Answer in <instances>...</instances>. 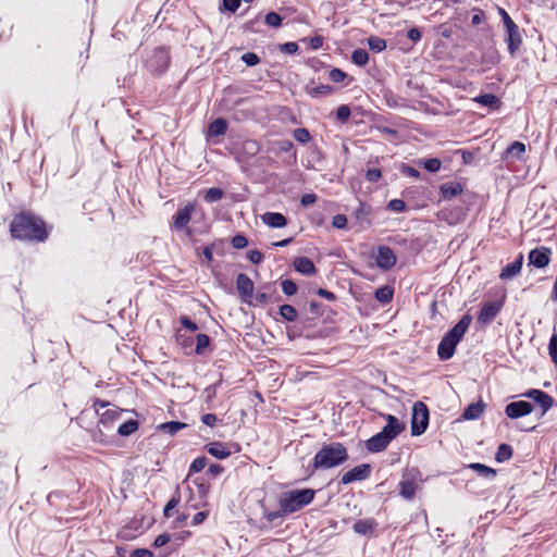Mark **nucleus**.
<instances>
[{
	"label": "nucleus",
	"mask_w": 557,
	"mask_h": 557,
	"mask_svg": "<svg viewBox=\"0 0 557 557\" xmlns=\"http://www.w3.org/2000/svg\"><path fill=\"white\" fill-rule=\"evenodd\" d=\"M10 233L18 240L45 242L48 238L45 222L30 212L16 214L11 221Z\"/></svg>",
	"instance_id": "nucleus-1"
},
{
	"label": "nucleus",
	"mask_w": 557,
	"mask_h": 557,
	"mask_svg": "<svg viewBox=\"0 0 557 557\" xmlns=\"http://www.w3.org/2000/svg\"><path fill=\"white\" fill-rule=\"evenodd\" d=\"M348 459L346 447L339 442L324 444L315 454L312 462V473L315 470L335 468Z\"/></svg>",
	"instance_id": "nucleus-2"
},
{
	"label": "nucleus",
	"mask_w": 557,
	"mask_h": 557,
	"mask_svg": "<svg viewBox=\"0 0 557 557\" xmlns=\"http://www.w3.org/2000/svg\"><path fill=\"white\" fill-rule=\"evenodd\" d=\"M315 492L311 488L295 490L281 494L278 505L283 512L287 515L296 512L310 504L314 498Z\"/></svg>",
	"instance_id": "nucleus-3"
},
{
	"label": "nucleus",
	"mask_w": 557,
	"mask_h": 557,
	"mask_svg": "<svg viewBox=\"0 0 557 557\" xmlns=\"http://www.w3.org/2000/svg\"><path fill=\"white\" fill-rule=\"evenodd\" d=\"M429 409L422 401H416L412 407L411 435L419 436L423 434L429 425Z\"/></svg>",
	"instance_id": "nucleus-4"
},
{
	"label": "nucleus",
	"mask_w": 557,
	"mask_h": 557,
	"mask_svg": "<svg viewBox=\"0 0 557 557\" xmlns=\"http://www.w3.org/2000/svg\"><path fill=\"white\" fill-rule=\"evenodd\" d=\"M471 322L472 317L469 313L465 314L458 323L443 336V338L456 349L458 343L468 331Z\"/></svg>",
	"instance_id": "nucleus-5"
},
{
	"label": "nucleus",
	"mask_w": 557,
	"mask_h": 557,
	"mask_svg": "<svg viewBox=\"0 0 557 557\" xmlns=\"http://www.w3.org/2000/svg\"><path fill=\"white\" fill-rule=\"evenodd\" d=\"M170 64V55L164 48H158L147 61L148 69L154 74L163 73Z\"/></svg>",
	"instance_id": "nucleus-6"
},
{
	"label": "nucleus",
	"mask_w": 557,
	"mask_h": 557,
	"mask_svg": "<svg viewBox=\"0 0 557 557\" xmlns=\"http://www.w3.org/2000/svg\"><path fill=\"white\" fill-rule=\"evenodd\" d=\"M374 258L376 265L384 271L392 269L397 261L393 249L388 246H380Z\"/></svg>",
	"instance_id": "nucleus-7"
},
{
	"label": "nucleus",
	"mask_w": 557,
	"mask_h": 557,
	"mask_svg": "<svg viewBox=\"0 0 557 557\" xmlns=\"http://www.w3.org/2000/svg\"><path fill=\"white\" fill-rule=\"evenodd\" d=\"M385 418L387 424L382 429L381 433L391 442L397 437L405 429L406 424L400 422L395 416L381 413Z\"/></svg>",
	"instance_id": "nucleus-8"
},
{
	"label": "nucleus",
	"mask_w": 557,
	"mask_h": 557,
	"mask_svg": "<svg viewBox=\"0 0 557 557\" xmlns=\"http://www.w3.org/2000/svg\"><path fill=\"white\" fill-rule=\"evenodd\" d=\"M533 411V405L525 400L512 401L505 408V413L510 419H518L530 414Z\"/></svg>",
	"instance_id": "nucleus-9"
},
{
	"label": "nucleus",
	"mask_w": 557,
	"mask_h": 557,
	"mask_svg": "<svg viewBox=\"0 0 557 557\" xmlns=\"http://www.w3.org/2000/svg\"><path fill=\"white\" fill-rule=\"evenodd\" d=\"M371 466L369 463L359 465L347 471L341 479L343 484H349L354 481H362L370 476Z\"/></svg>",
	"instance_id": "nucleus-10"
},
{
	"label": "nucleus",
	"mask_w": 557,
	"mask_h": 557,
	"mask_svg": "<svg viewBox=\"0 0 557 557\" xmlns=\"http://www.w3.org/2000/svg\"><path fill=\"white\" fill-rule=\"evenodd\" d=\"M549 248H535L529 252V264L534 265L537 269L545 268L549 263Z\"/></svg>",
	"instance_id": "nucleus-11"
},
{
	"label": "nucleus",
	"mask_w": 557,
	"mask_h": 557,
	"mask_svg": "<svg viewBox=\"0 0 557 557\" xmlns=\"http://www.w3.org/2000/svg\"><path fill=\"white\" fill-rule=\"evenodd\" d=\"M506 34H507L506 41L508 42V51H509L510 55L513 57L522 44V38L520 35L518 25L517 24L510 25V23H508V27H506Z\"/></svg>",
	"instance_id": "nucleus-12"
},
{
	"label": "nucleus",
	"mask_w": 557,
	"mask_h": 557,
	"mask_svg": "<svg viewBox=\"0 0 557 557\" xmlns=\"http://www.w3.org/2000/svg\"><path fill=\"white\" fill-rule=\"evenodd\" d=\"M195 211V203L189 202L184 208L180 209L173 216L174 227L176 230H184L187 227L191 213Z\"/></svg>",
	"instance_id": "nucleus-13"
},
{
	"label": "nucleus",
	"mask_w": 557,
	"mask_h": 557,
	"mask_svg": "<svg viewBox=\"0 0 557 557\" xmlns=\"http://www.w3.org/2000/svg\"><path fill=\"white\" fill-rule=\"evenodd\" d=\"M524 396L533 399L543 409V413L549 410L554 404V399L547 393L541 389H529Z\"/></svg>",
	"instance_id": "nucleus-14"
},
{
	"label": "nucleus",
	"mask_w": 557,
	"mask_h": 557,
	"mask_svg": "<svg viewBox=\"0 0 557 557\" xmlns=\"http://www.w3.org/2000/svg\"><path fill=\"white\" fill-rule=\"evenodd\" d=\"M236 288L238 295L247 300V298H251L253 295V282L249 278V276L245 273H239L236 277Z\"/></svg>",
	"instance_id": "nucleus-15"
},
{
	"label": "nucleus",
	"mask_w": 557,
	"mask_h": 557,
	"mask_svg": "<svg viewBox=\"0 0 557 557\" xmlns=\"http://www.w3.org/2000/svg\"><path fill=\"white\" fill-rule=\"evenodd\" d=\"M502 305L496 301H491L485 304L479 313V321L486 324L491 323L493 319L498 314L500 311Z\"/></svg>",
	"instance_id": "nucleus-16"
},
{
	"label": "nucleus",
	"mask_w": 557,
	"mask_h": 557,
	"mask_svg": "<svg viewBox=\"0 0 557 557\" xmlns=\"http://www.w3.org/2000/svg\"><path fill=\"white\" fill-rule=\"evenodd\" d=\"M294 269L304 275H313L317 272L314 263L307 257H297L293 261Z\"/></svg>",
	"instance_id": "nucleus-17"
},
{
	"label": "nucleus",
	"mask_w": 557,
	"mask_h": 557,
	"mask_svg": "<svg viewBox=\"0 0 557 557\" xmlns=\"http://www.w3.org/2000/svg\"><path fill=\"white\" fill-rule=\"evenodd\" d=\"M391 443L381 432L370 437L366 445L367 449L371 453H380L383 451L388 444Z\"/></svg>",
	"instance_id": "nucleus-18"
},
{
	"label": "nucleus",
	"mask_w": 557,
	"mask_h": 557,
	"mask_svg": "<svg viewBox=\"0 0 557 557\" xmlns=\"http://www.w3.org/2000/svg\"><path fill=\"white\" fill-rule=\"evenodd\" d=\"M261 220L273 228H281L287 225V219L280 212H265L261 215Z\"/></svg>",
	"instance_id": "nucleus-19"
},
{
	"label": "nucleus",
	"mask_w": 557,
	"mask_h": 557,
	"mask_svg": "<svg viewBox=\"0 0 557 557\" xmlns=\"http://www.w3.org/2000/svg\"><path fill=\"white\" fill-rule=\"evenodd\" d=\"M522 262L523 256L520 255L513 262H510L503 268L499 277L502 280H509L515 277L521 271Z\"/></svg>",
	"instance_id": "nucleus-20"
},
{
	"label": "nucleus",
	"mask_w": 557,
	"mask_h": 557,
	"mask_svg": "<svg viewBox=\"0 0 557 557\" xmlns=\"http://www.w3.org/2000/svg\"><path fill=\"white\" fill-rule=\"evenodd\" d=\"M485 407L486 405L482 400L471 404L463 410L462 418L465 420H476L482 416Z\"/></svg>",
	"instance_id": "nucleus-21"
},
{
	"label": "nucleus",
	"mask_w": 557,
	"mask_h": 557,
	"mask_svg": "<svg viewBox=\"0 0 557 557\" xmlns=\"http://www.w3.org/2000/svg\"><path fill=\"white\" fill-rule=\"evenodd\" d=\"M440 189L443 198L447 200L453 199L462 193V186L457 182L444 183L441 185Z\"/></svg>",
	"instance_id": "nucleus-22"
},
{
	"label": "nucleus",
	"mask_w": 557,
	"mask_h": 557,
	"mask_svg": "<svg viewBox=\"0 0 557 557\" xmlns=\"http://www.w3.org/2000/svg\"><path fill=\"white\" fill-rule=\"evenodd\" d=\"M207 451L218 459H225L231 455V451L221 442H212L206 445Z\"/></svg>",
	"instance_id": "nucleus-23"
},
{
	"label": "nucleus",
	"mask_w": 557,
	"mask_h": 557,
	"mask_svg": "<svg viewBox=\"0 0 557 557\" xmlns=\"http://www.w3.org/2000/svg\"><path fill=\"white\" fill-rule=\"evenodd\" d=\"M376 525L377 523L374 519H360L354 523L352 529L358 534L367 535L371 533Z\"/></svg>",
	"instance_id": "nucleus-24"
},
{
	"label": "nucleus",
	"mask_w": 557,
	"mask_h": 557,
	"mask_svg": "<svg viewBox=\"0 0 557 557\" xmlns=\"http://www.w3.org/2000/svg\"><path fill=\"white\" fill-rule=\"evenodd\" d=\"M227 131V122L224 119H215L208 126V136L218 137L222 136Z\"/></svg>",
	"instance_id": "nucleus-25"
},
{
	"label": "nucleus",
	"mask_w": 557,
	"mask_h": 557,
	"mask_svg": "<svg viewBox=\"0 0 557 557\" xmlns=\"http://www.w3.org/2000/svg\"><path fill=\"white\" fill-rule=\"evenodd\" d=\"M187 426L186 423L180 421H170L165 423H161L157 426V429L163 433L169 435H175L178 431L185 429Z\"/></svg>",
	"instance_id": "nucleus-26"
},
{
	"label": "nucleus",
	"mask_w": 557,
	"mask_h": 557,
	"mask_svg": "<svg viewBox=\"0 0 557 557\" xmlns=\"http://www.w3.org/2000/svg\"><path fill=\"white\" fill-rule=\"evenodd\" d=\"M399 486H400V495L405 499L410 500L414 497L416 490H417V483L413 480L401 481L399 483Z\"/></svg>",
	"instance_id": "nucleus-27"
},
{
	"label": "nucleus",
	"mask_w": 557,
	"mask_h": 557,
	"mask_svg": "<svg viewBox=\"0 0 557 557\" xmlns=\"http://www.w3.org/2000/svg\"><path fill=\"white\" fill-rule=\"evenodd\" d=\"M474 101L488 108H498L500 104L499 98L493 94L480 95L474 98Z\"/></svg>",
	"instance_id": "nucleus-28"
},
{
	"label": "nucleus",
	"mask_w": 557,
	"mask_h": 557,
	"mask_svg": "<svg viewBox=\"0 0 557 557\" xmlns=\"http://www.w3.org/2000/svg\"><path fill=\"white\" fill-rule=\"evenodd\" d=\"M393 296H394V290L388 285L381 286L375 290V298L381 304L391 302L393 299Z\"/></svg>",
	"instance_id": "nucleus-29"
},
{
	"label": "nucleus",
	"mask_w": 557,
	"mask_h": 557,
	"mask_svg": "<svg viewBox=\"0 0 557 557\" xmlns=\"http://www.w3.org/2000/svg\"><path fill=\"white\" fill-rule=\"evenodd\" d=\"M454 346L449 345L444 338L438 344L437 355L438 358L443 361L450 359L455 354Z\"/></svg>",
	"instance_id": "nucleus-30"
},
{
	"label": "nucleus",
	"mask_w": 557,
	"mask_h": 557,
	"mask_svg": "<svg viewBox=\"0 0 557 557\" xmlns=\"http://www.w3.org/2000/svg\"><path fill=\"white\" fill-rule=\"evenodd\" d=\"M468 467L470 469L474 470L481 476H484L487 479H494L496 476V470L493 468H490L483 463L474 462V463H470Z\"/></svg>",
	"instance_id": "nucleus-31"
},
{
	"label": "nucleus",
	"mask_w": 557,
	"mask_h": 557,
	"mask_svg": "<svg viewBox=\"0 0 557 557\" xmlns=\"http://www.w3.org/2000/svg\"><path fill=\"white\" fill-rule=\"evenodd\" d=\"M332 90H333V87L330 85H320V86H315V87H312L309 85L306 86L307 94L313 98L327 96L332 92Z\"/></svg>",
	"instance_id": "nucleus-32"
},
{
	"label": "nucleus",
	"mask_w": 557,
	"mask_h": 557,
	"mask_svg": "<svg viewBox=\"0 0 557 557\" xmlns=\"http://www.w3.org/2000/svg\"><path fill=\"white\" fill-rule=\"evenodd\" d=\"M138 421L131 419L119 426L117 433L121 436H129L131 434L138 430Z\"/></svg>",
	"instance_id": "nucleus-33"
},
{
	"label": "nucleus",
	"mask_w": 557,
	"mask_h": 557,
	"mask_svg": "<svg viewBox=\"0 0 557 557\" xmlns=\"http://www.w3.org/2000/svg\"><path fill=\"white\" fill-rule=\"evenodd\" d=\"M513 450L512 447L508 444H500L498 446L497 453L495 455V459L497 462H504L509 460L512 457Z\"/></svg>",
	"instance_id": "nucleus-34"
},
{
	"label": "nucleus",
	"mask_w": 557,
	"mask_h": 557,
	"mask_svg": "<svg viewBox=\"0 0 557 557\" xmlns=\"http://www.w3.org/2000/svg\"><path fill=\"white\" fill-rule=\"evenodd\" d=\"M368 46L373 52H382L386 49V40L379 36H371L368 38Z\"/></svg>",
	"instance_id": "nucleus-35"
},
{
	"label": "nucleus",
	"mask_w": 557,
	"mask_h": 557,
	"mask_svg": "<svg viewBox=\"0 0 557 557\" xmlns=\"http://www.w3.org/2000/svg\"><path fill=\"white\" fill-rule=\"evenodd\" d=\"M197 508H199V504H191L190 500H188L185 505L184 511L178 513V516L176 517V519L174 521L175 527L183 525L189 517V510L197 509Z\"/></svg>",
	"instance_id": "nucleus-36"
},
{
	"label": "nucleus",
	"mask_w": 557,
	"mask_h": 557,
	"mask_svg": "<svg viewBox=\"0 0 557 557\" xmlns=\"http://www.w3.org/2000/svg\"><path fill=\"white\" fill-rule=\"evenodd\" d=\"M280 314L283 319L289 322L296 321L298 317L297 310L292 305L287 304L280 307Z\"/></svg>",
	"instance_id": "nucleus-37"
},
{
	"label": "nucleus",
	"mask_w": 557,
	"mask_h": 557,
	"mask_svg": "<svg viewBox=\"0 0 557 557\" xmlns=\"http://www.w3.org/2000/svg\"><path fill=\"white\" fill-rule=\"evenodd\" d=\"M351 60L356 65L364 66L369 61V53L364 49H356L351 53Z\"/></svg>",
	"instance_id": "nucleus-38"
},
{
	"label": "nucleus",
	"mask_w": 557,
	"mask_h": 557,
	"mask_svg": "<svg viewBox=\"0 0 557 557\" xmlns=\"http://www.w3.org/2000/svg\"><path fill=\"white\" fill-rule=\"evenodd\" d=\"M210 345V337L207 334H198L196 337V349L197 355H203L205 349Z\"/></svg>",
	"instance_id": "nucleus-39"
},
{
	"label": "nucleus",
	"mask_w": 557,
	"mask_h": 557,
	"mask_svg": "<svg viewBox=\"0 0 557 557\" xmlns=\"http://www.w3.org/2000/svg\"><path fill=\"white\" fill-rule=\"evenodd\" d=\"M223 196L224 191L221 188L213 187L206 191L203 199L206 202L212 203L222 199Z\"/></svg>",
	"instance_id": "nucleus-40"
},
{
	"label": "nucleus",
	"mask_w": 557,
	"mask_h": 557,
	"mask_svg": "<svg viewBox=\"0 0 557 557\" xmlns=\"http://www.w3.org/2000/svg\"><path fill=\"white\" fill-rule=\"evenodd\" d=\"M525 152V145L521 141H513L506 150L508 156L520 158Z\"/></svg>",
	"instance_id": "nucleus-41"
},
{
	"label": "nucleus",
	"mask_w": 557,
	"mask_h": 557,
	"mask_svg": "<svg viewBox=\"0 0 557 557\" xmlns=\"http://www.w3.org/2000/svg\"><path fill=\"white\" fill-rule=\"evenodd\" d=\"M264 22L268 26L277 28L282 25L283 18L278 13L271 11L265 15Z\"/></svg>",
	"instance_id": "nucleus-42"
},
{
	"label": "nucleus",
	"mask_w": 557,
	"mask_h": 557,
	"mask_svg": "<svg viewBox=\"0 0 557 557\" xmlns=\"http://www.w3.org/2000/svg\"><path fill=\"white\" fill-rule=\"evenodd\" d=\"M548 354L552 361L557 366V332L554 331L548 344Z\"/></svg>",
	"instance_id": "nucleus-43"
},
{
	"label": "nucleus",
	"mask_w": 557,
	"mask_h": 557,
	"mask_svg": "<svg viewBox=\"0 0 557 557\" xmlns=\"http://www.w3.org/2000/svg\"><path fill=\"white\" fill-rule=\"evenodd\" d=\"M423 168L431 173H435L441 169L442 162L437 158H431L422 161Z\"/></svg>",
	"instance_id": "nucleus-44"
},
{
	"label": "nucleus",
	"mask_w": 557,
	"mask_h": 557,
	"mask_svg": "<svg viewBox=\"0 0 557 557\" xmlns=\"http://www.w3.org/2000/svg\"><path fill=\"white\" fill-rule=\"evenodd\" d=\"M207 463L208 459L205 456L196 458L190 465L188 475H190L191 473L200 472L206 468Z\"/></svg>",
	"instance_id": "nucleus-45"
},
{
	"label": "nucleus",
	"mask_w": 557,
	"mask_h": 557,
	"mask_svg": "<svg viewBox=\"0 0 557 557\" xmlns=\"http://www.w3.org/2000/svg\"><path fill=\"white\" fill-rule=\"evenodd\" d=\"M120 417V412L114 409H108L106 410L100 418V423L103 425H108L109 423H112Z\"/></svg>",
	"instance_id": "nucleus-46"
},
{
	"label": "nucleus",
	"mask_w": 557,
	"mask_h": 557,
	"mask_svg": "<svg viewBox=\"0 0 557 557\" xmlns=\"http://www.w3.org/2000/svg\"><path fill=\"white\" fill-rule=\"evenodd\" d=\"M281 286L283 293L287 296H292L297 293V284L292 280L282 281Z\"/></svg>",
	"instance_id": "nucleus-47"
},
{
	"label": "nucleus",
	"mask_w": 557,
	"mask_h": 557,
	"mask_svg": "<svg viewBox=\"0 0 557 557\" xmlns=\"http://www.w3.org/2000/svg\"><path fill=\"white\" fill-rule=\"evenodd\" d=\"M294 138L301 144H306L310 140V133L308 129L299 127L294 129Z\"/></svg>",
	"instance_id": "nucleus-48"
},
{
	"label": "nucleus",
	"mask_w": 557,
	"mask_h": 557,
	"mask_svg": "<svg viewBox=\"0 0 557 557\" xmlns=\"http://www.w3.org/2000/svg\"><path fill=\"white\" fill-rule=\"evenodd\" d=\"M240 59L247 66H255L260 62L259 57L255 52L244 53Z\"/></svg>",
	"instance_id": "nucleus-49"
},
{
	"label": "nucleus",
	"mask_w": 557,
	"mask_h": 557,
	"mask_svg": "<svg viewBox=\"0 0 557 557\" xmlns=\"http://www.w3.org/2000/svg\"><path fill=\"white\" fill-rule=\"evenodd\" d=\"M350 109L348 106H345V104H342L337 108L336 110V117L337 120H339L341 122L345 123L347 122V120L349 119L350 116Z\"/></svg>",
	"instance_id": "nucleus-50"
},
{
	"label": "nucleus",
	"mask_w": 557,
	"mask_h": 557,
	"mask_svg": "<svg viewBox=\"0 0 557 557\" xmlns=\"http://www.w3.org/2000/svg\"><path fill=\"white\" fill-rule=\"evenodd\" d=\"M387 208L395 212H404L406 210V203L401 199H392L388 202Z\"/></svg>",
	"instance_id": "nucleus-51"
},
{
	"label": "nucleus",
	"mask_w": 557,
	"mask_h": 557,
	"mask_svg": "<svg viewBox=\"0 0 557 557\" xmlns=\"http://www.w3.org/2000/svg\"><path fill=\"white\" fill-rule=\"evenodd\" d=\"M247 245H248V240H247L246 236H244V235H242V234H237V235H235V236L232 238V246H233L235 249H243V248H245Z\"/></svg>",
	"instance_id": "nucleus-52"
},
{
	"label": "nucleus",
	"mask_w": 557,
	"mask_h": 557,
	"mask_svg": "<svg viewBox=\"0 0 557 557\" xmlns=\"http://www.w3.org/2000/svg\"><path fill=\"white\" fill-rule=\"evenodd\" d=\"M347 74L339 69H332L329 77L334 83H341L346 78Z\"/></svg>",
	"instance_id": "nucleus-53"
},
{
	"label": "nucleus",
	"mask_w": 557,
	"mask_h": 557,
	"mask_svg": "<svg viewBox=\"0 0 557 557\" xmlns=\"http://www.w3.org/2000/svg\"><path fill=\"white\" fill-rule=\"evenodd\" d=\"M240 5V0H223L222 8L225 11L235 13Z\"/></svg>",
	"instance_id": "nucleus-54"
},
{
	"label": "nucleus",
	"mask_w": 557,
	"mask_h": 557,
	"mask_svg": "<svg viewBox=\"0 0 557 557\" xmlns=\"http://www.w3.org/2000/svg\"><path fill=\"white\" fill-rule=\"evenodd\" d=\"M180 504V496H173L163 509L164 517L171 516V510L174 509Z\"/></svg>",
	"instance_id": "nucleus-55"
},
{
	"label": "nucleus",
	"mask_w": 557,
	"mask_h": 557,
	"mask_svg": "<svg viewBox=\"0 0 557 557\" xmlns=\"http://www.w3.org/2000/svg\"><path fill=\"white\" fill-rule=\"evenodd\" d=\"M382 177L381 170L379 169H369L366 172V178L368 182L376 183Z\"/></svg>",
	"instance_id": "nucleus-56"
},
{
	"label": "nucleus",
	"mask_w": 557,
	"mask_h": 557,
	"mask_svg": "<svg viewBox=\"0 0 557 557\" xmlns=\"http://www.w3.org/2000/svg\"><path fill=\"white\" fill-rule=\"evenodd\" d=\"M247 258L253 264H259L263 260V253L259 250H249L247 252Z\"/></svg>",
	"instance_id": "nucleus-57"
},
{
	"label": "nucleus",
	"mask_w": 557,
	"mask_h": 557,
	"mask_svg": "<svg viewBox=\"0 0 557 557\" xmlns=\"http://www.w3.org/2000/svg\"><path fill=\"white\" fill-rule=\"evenodd\" d=\"M332 225L335 228H345L347 225V218L344 214H336L333 216Z\"/></svg>",
	"instance_id": "nucleus-58"
},
{
	"label": "nucleus",
	"mask_w": 557,
	"mask_h": 557,
	"mask_svg": "<svg viewBox=\"0 0 557 557\" xmlns=\"http://www.w3.org/2000/svg\"><path fill=\"white\" fill-rule=\"evenodd\" d=\"M170 541H171V535L168 533H162L154 539L153 546L159 548V547L166 545Z\"/></svg>",
	"instance_id": "nucleus-59"
},
{
	"label": "nucleus",
	"mask_w": 557,
	"mask_h": 557,
	"mask_svg": "<svg viewBox=\"0 0 557 557\" xmlns=\"http://www.w3.org/2000/svg\"><path fill=\"white\" fill-rule=\"evenodd\" d=\"M280 51L288 54H294L298 51V45L296 42H285L280 46Z\"/></svg>",
	"instance_id": "nucleus-60"
},
{
	"label": "nucleus",
	"mask_w": 557,
	"mask_h": 557,
	"mask_svg": "<svg viewBox=\"0 0 557 557\" xmlns=\"http://www.w3.org/2000/svg\"><path fill=\"white\" fill-rule=\"evenodd\" d=\"M400 172L414 178L420 177V172L417 169L405 163L401 164Z\"/></svg>",
	"instance_id": "nucleus-61"
},
{
	"label": "nucleus",
	"mask_w": 557,
	"mask_h": 557,
	"mask_svg": "<svg viewBox=\"0 0 557 557\" xmlns=\"http://www.w3.org/2000/svg\"><path fill=\"white\" fill-rule=\"evenodd\" d=\"M180 322L185 329L189 330L190 332H196L198 330V325L186 315L182 317Z\"/></svg>",
	"instance_id": "nucleus-62"
},
{
	"label": "nucleus",
	"mask_w": 557,
	"mask_h": 557,
	"mask_svg": "<svg viewBox=\"0 0 557 557\" xmlns=\"http://www.w3.org/2000/svg\"><path fill=\"white\" fill-rule=\"evenodd\" d=\"M270 301V295L267 292H258L255 296L256 305H267Z\"/></svg>",
	"instance_id": "nucleus-63"
},
{
	"label": "nucleus",
	"mask_w": 557,
	"mask_h": 557,
	"mask_svg": "<svg viewBox=\"0 0 557 557\" xmlns=\"http://www.w3.org/2000/svg\"><path fill=\"white\" fill-rule=\"evenodd\" d=\"M131 557H153L152 552L146 548H137L133 550Z\"/></svg>",
	"instance_id": "nucleus-64"
}]
</instances>
